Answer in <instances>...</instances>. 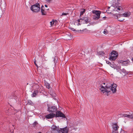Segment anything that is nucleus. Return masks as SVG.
<instances>
[{
  "label": "nucleus",
  "mask_w": 133,
  "mask_h": 133,
  "mask_svg": "<svg viewBox=\"0 0 133 133\" xmlns=\"http://www.w3.org/2000/svg\"><path fill=\"white\" fill-rule=\"evenodd\" d=\"M124 20V19H118V21H122Z\"/></svg>",
  "instance_id": "31"
},
{
  "label": "nucleus",
  "mask_w": 133,
  "mask_h": 133,
  "mask_svg": "<svg viewBox=\"0 0 133 133\" xmlns=\"http://www.w3.org/2000/svg\"><path fill=\"white\" fill-rule=\"evenodd\" d=\"M57 110V108L55 106H52V107H48V111L49 112L52 113H55L56 112Z\"/></svg>",
  "instance_id": "7"
},
{
  "label": "nucleus",
  "mask_w": 133,
  "mask_h": 133,
  "mask_svg": "<svg viewBox=\"0 0 133 133\" xmlns=\"http://www.w3.org/2000/svg\"><path fill=\"white\" fill-rule=\"evenodd\" d=\"M35 87L37 90L39 89V88H40L39 86L38 85H36Z\"/></svg>",
  "instance_id": "27"
},
{
  "label": "nucleus",
  "mask_w": 133,
  "mask_h": 133,
  "mask_svg": "<svg viewBox=\"0 0 133 133\" xmlns=\"http://www.w3.org/2000/svg\"><path fill=\"white\" fill-rule=\"evenodd\" d=\"M99 54L100 55H103L104 54V52L103 51H100L99 52Z\"/></svg>",
  "instance_id": "22"
},
{
  "label": "nucleus",
  "mask_w": 133,
  "mask_h": 133,
  "mask_svg": "<svg viewBox=\"0 0 133 133\" xmlns=\"http://www.w3.org/2000/svg\"><path fill=\"white\" fill-rule=\"evenodd\" d=\"M80 19L82 21H84L85 23H87L88 22V17H85L81 18Z\"/></svg>",
  "instance_id": "13"
},
{
  "label": "nucleus",
  "mask_w": 133,
  "mask_h": 133,
  "mask_svg": "<svg viewBox=\"0 0 133 133\" xmlns=\"http://www.w3.org/2000/svg\"><path fill=\"white\" fill-rule=\"evenodd\" d=\"M31 102L32 103V102L31 101H30V102H29L28 103H29L30 104H31Z\"/></svg>",
  "instance_id": "39"
},
{
  "label": "nucleus",
  "mask_w": 133,
  "mask_h": 133,
  "mask_svg": "<svg viewBox=\"0 0 133 133\" xmlns=\"http://www.w3.org/2000/svg\"><path fill=\"white\" fill-rule=\"evenodd\" d=\"M60 130L62 133H68L69 131V128L67 127L63 128H60Z\"/></svg>",
  "instance_id": "12"
},
{
  "label": "nucleus",
  "mask_w": 133,
  "mask_h": 133,
  "mask_svg": "<svg viewBox=\"0 0 133 133\" xmlns=\"http://www.w3.org/2000/svg\"><path fill=\"white\" fill-rule=\"evenodd\" d=\"M103 84H104V85H105V83H103Z\"/></svg>",
  "instance_id": "43"
},
{
  "label": "nucleus",
  "mask_w": 133,
  "mask_h": 133,
  "mask_svg": "<svg viewBox=\"0 0 133 133\" xmlns=\"http://www.w3.org/2000/svg\"><path fill=\"white\" fill-rule=\"evenodd\" d=\"M125 61H121V62H120V63H125Z\"/></svg>",
  "instance_id": "35"
},
{
  "label": "nucleus",
  "mask_w": 133,
  "mask_h": 133,
  "mask_svg": "<svg viewBox=\"0 0 133 133\" xmlns=\"http://www.w3.org/2000/svg\"><path fill=\"white\" fill-rule=\"evenodd\" d=\"M121 70L120 71L122 72L125 74H128V72L126 71V70L124 69H121Z\"/></svg>",
  "instance_id": "18"
},
{
  "label": "nucleus",
  "mask_w": 133,
  "mask_h": 133,
  "mask_svg": "<svg viewBox=\"0 0 133 133\" xmlns=\"http://www.w3.org/2000/svg\"><path fill=\"white\" fill-rule=\"evenodd\" d=\"M118 133V132H116V131H113L112 132V133Z\"/></svg>",
  "instance_id": "33"
},
{
  "label": "nucleus",
  "mask_w": 133,
  "mask_h": 133,
  "mask_svg": "<svg viewBox=\"0 0 133 133\" xmlns=\"http://www.w3.org/2000/svg\"><path fill=\"white\" fill-rule=\"evenodd\" d=\"M118 55V53L117 51H113L110 54L109 59L111 61H114L117 58Z\"/></svg>",
  "instance_id": "3"
},
{
  "label": "nucleus",
  "mask_w": 133,
  "mask_h": 133,
  "mask_svg": "<svg viewBox=\"0 0 133 133\" xmlns=\"http://www.w3.org/2000/svg\"><path fill=\"white\" fill-rule=\"evenodd\" d=\"M110 8V7H109L108 8V9L107 10V11H108V13H111V12H110V11H109V9Z\"/></svg>",
  "instance_id": "29"
},
{
  "label": "nucleus",
  "mask_w": 133,
  "mask_h": 133,
  "mask_svg": "<svg viewBox=\"0 0 133 133\" xmlns=\"http://www.w3.org/2000/svg\"><path fill=\"white\" fill-rule=\"evenodd\" d=\"M116 19H118V16H116Z\"/></svg>",
  "instance_id": "40"
},
{
  "label": "nucleus",
  "mask_w": 133,
  "mask_h": 133,
  "mask_svg": "<svg viewBox=\"0 0 133 133\" xmlns=\"http://www.w3.org/2000/svg\"><path fill=\"white\" fill-rule=\"evenodd\" d=\"M106 63L108 64H109V65H110V66L111 67H112V68H114V65L113 64H112L111 63L109 62V61H106Z\"/></svg>",
  "instance_id": "19"
},
{
  "label": "nucleus",
  "mask_w": 133,
  "mask_h": 133,
  "mask_svg": "<svg viewBox=\"0 0 133 133\" xmlns=\"http://www.w3.org/2000/svg\"><path fill=\"white\" fill-rule=\"evenodd\" d=\"M31 10L33 12H37L40 10V5L39 4L37 3L32 5L30 8Z\"/></svg>",
  "instance_id": "2"
},
{
  "label": "nucleus",
  "mask_w": 133,
  "mask_h": 133,
  "mask_svg": "<svg viewBox=\"0 0 133 133\" xmlns=\"http://www.w3.org/2000/svg\"><path fill=\"white\" fill-rule=\"evenodd\" d=\"M78 24H79V25H80V24L79 23H78Z\"/></svg>",
  "instance_id": "45"
},
{
  "label": "nucleus",
  "mask_w": 133,
  "mask_h": 133,
  "mask_svg": "<svg viewBox=\"0 0 133 133\" xmlns=\"http://www.w3.org/2000/svg\"><path fill=\"white\" fill-rule=\"evenodd\" d=\"M114 69H116L118 72H119L121 74H122L121 72L120 71L121 70V66H119L115 67V65H114Z\"/></svg>",
  "instance_id": "14"
},
{
  "label": "nucleus",
  "mask_w": 133,
  "mask_h": 133,
  "mask_svg": "<svg viewBox=\"0 0 133 133\" xmlns=\"http://www.w3.org/2000/svg\"><path fill=\"white\" fill-rule=\"evenodd\" d=\"M125 133H127L126 132H125Z\"/></svg>",
  "instance_id": "46"
},
{
  "label": "nucleus",
  "mask_w": 133,
  "mask_h": 133,
  "mask_svg": "<svg viewBox=\"0 0 133 133\" xmlns=\"http://www.w3.org/2000/svg\"><path fill=\"white\" fill-rule=\"evenodd\" d=\"M106 18V17H104L102 18H103L104 19H105Z\"/></svg>",
  "instance_id": "34"
},
{
  "label": "nucleus",
  "mask_w": 133,
  "mask_h": 133,
  "mask_svg": "<svg viewBox=\"0 0 133 133\" xmlns=\"http://www.w3.org/2000/svg\"><path fill=\"white\" fill-rule=\"evenodd\" d=\"M85 12V10L84 9H82L80 11V17H81V15H83Z\"/></svg>",
  "instance_id": "17"
},
{
  "label": "nucleus",
  "mask_w": 133,
  "mask_h": 133,
  "mask_svg": "<svg viewBox=\"0 0 133 133\" xmlns=\"http://www.w3.org/2000/svg\"><path fill=\"white\" fill-rule=\"evenodd\" d=\"M34 63L37 66V64L36 63L35 61L34 62Z\"/></svg>",
  "instance_id": "36"
},
{
  "label": "nucleus",
  "mask_w": 133,
  "mask_h": 133,
  "mask_svg": "<svg viewBox=\"0 0 133 133\" xmlns=\"http://www.w3.org/2000/svg\"><path fill=\"white\" fill-rule=\"evenodd\" d=\"M39 91V90H36L34 91L33 93L32 94V97H35L37 95Z\"/></svg>",
  "instance_id": "15"
},
{
  "label": "nucleus",
  "mask_w": 133,
  "mask_h": 133,
  "mask_svg": "<svg viewBox=\"0 0 133 133\" xmlns=\"http://www.w3.org/2000/svg\"><path fill=\"white\" fill-rule=\"evenodd\" d=\"M120 0H116L115 2L113 3V5L116 6V8L114 9V10L119 11L120 10H122L123 8L120 6H118L119 4Z\"/></svg>",
  "instance_id": "4"
},
{
  "label": "nucleus",
  "mask_w": 133,
  "mask_h": 133,
  "mask_svg": "<svg viewBox=\"0 0 133 133\" xmlns=\"http://www.w3.org/2000/svg\"><path fill=\"white\" fill-rule=\"evenodd\" d=\"M45 85L46 88L49 89L50 88V84L47 82H45Z\"/></svg>",
  "instance_id": "20"
},
{
  "label": "nucleus",
  "mask_w": 133,
  "mask_h": 133,
  "mask_svg": "<svg viewBox=\"0 0 133 133\" xmlns=\"http://www.w3.org/2000/svg\"><path fill=\"white\" fill-rule=\"evenodd\" d=\"M44 6L43 5H42L41 6V12L42 14L43 15H45L46 14V12L44 11Z\"/></svg>",
  "instance_id": "16"
},
{
  "label": "nucleus",
  "mask_w": 133,
  "mask_h": 133,
  "mask_svg": "<svg viewBox=\"0 0 133 133\" xmlns=\"http://www.w3.org/2000/svg\"><path fill=\"white\" fill-rule=\"evenodd\" d=\"M117 85L114 84L111 85V86H109L107 85H106L104 86L103 85H101L99 86L100 87V90L103 93L106 92L105 94H106L107 96L108 95V94L111 90L112 93H114L116 91V87Z\"/></svg>",
  "instance_id": "1"
},
{
  "label": "nucleus",
  "mask_w": 133,
  "mask_h": 133,
  "mask_svg": "<svg viewBox=\"0 0 133 133\" xmlns=\"http://www.w3.org/2000/svg\"><path fill=\"white\" fill-rule=\"evenodd\" d=\"M55 113H56L55 115L56 117H60L63 118H65V117L64 115L60 111L57 110Z\"/></svg>",
  "instance_id": "8"
},
{
  "label": "nucleus",
  "mask_w": 133,
  "mask_h": 133,
  "mask_svg": "<svg viewBox=\"0 0 133 133\" xmlns=\"http://www.w3.org/2000/svg\"><path fill=\"white\" fill-rule=\"evenodd\" d=\"M54 21L50 22V24L51 26H52L54 24Z\"/></svg>",
  "instance_id": "26"
},
{
  "label": "nucleus",
  "mask_w": 133,
  "mask_h": 133,
  "mask_svg": "<svg viewBox=\"0 0 133 133\" xmlns=\"http://www.w3.org/2000/svg\"><path fill=\"white\" fill-rule=\"evenodd\" d=\"M124 117H127L129 118V115H127L126 114H123L122 115Z\"/></svg>",
  "instance_id": "24"
},
{
  "label": "nucleus",
  "mask_w": 133,
  "mask_h": 133,
  "mask_svg": "<svg viewBox=\"0 0 133 133\" xmlns=\"http://www.w3.org/2000/svg\"><path fill=\"white\" fill-rule=\"evenodd\" d=\"M73 29H74V28H72V30H74H74H73Z\"/></svg>",
  "instance_id": "41"
},
{
  "label": "nucleus",
  "mask_w": 133,
  "mask_h": 133,
  "mask_svg": "<svg viewBox=\"0 0 133 133\" xmlns=\"http://www.w3.org/2000/svg\"><path fill=\"white\" fill-rule=\"evenodd\" d=\"M45 7H48V6H47V5H45Z\"/></svg>",
  "instance_id": "38"
},
{
  "label": "nucleus",
  "mask_w": 133,
  "mask_h": 133,
  "mask_svg": "<svg viewBox=\"0 0 133 133\" xmlns=\"http://www.w3.org/2000/svg\"><path fill=\"white\" fill-rule=\"evenodd\" d=\"M92 13L94 14V18L95 20H97L100 18L101 11H99L94 10L92 11Z\"/></svg>",
  "instance_id": "5"
},
{
  "label": "nucleus",
  "mask_w": 133,
  "mask_h": 133,
  "mask_svg": "<svg viewBox=\"0 0 133 133\" xmlns=\"http://www.w3.org/2000/svg\"><path fill=\"white\" fill-rule=\"evenodd\" d=\"M68 13H63L62 15L61 16H63V15H67L68 14Z\"/></svg>",
  "instance_id": "28"
},
{
  "label": "nucleus",
  "mask_w": 133,
  "mask_h": 133,
  "mask_svg": "<svg viewBox=\"0 0 133 133\" xmlns=\"http://www.w3.org/2000/svg\"><path fill=\"white\" fill-rule=\"evenodd\" d=\"M129 118L133 119V113L131 114L130 115H129Z\"/></svg>",
  "instance_id": "21"
},
{
  "label": "nucleus",
  "mask_w": 133,
  "mask_h": 133,
  "mask_svg": "<svg viewBox=\"0 0 133 133\" xmlns=\"http://www.w3.org/2000/svg\"><path fill=\"white\" fill-rule=\"evenodd\" d=\"M131 15V13L130 12H126L120 15V17H129Z\"/></svg>",
  "instance_id": "10"
},
{
  "label": "nucleus",
  "mask_w": 133,
  "mask_h": 133,
  "mask_svg": "<svg viewBox=\"0 0 133 133\" xmlns=\"http://www.w3.org/2000/svg\"><path fill=\"white\" fill-rule=\"evenodd\" d=\"M55 58H54V62H55Z\"/></svg>",
  "instance_id": "42"
},
{
  "label": "nucleus",
  "mask_w": 133,
  "mask_h": 133,
  "mask_svg": "<svg viewBox=\"0 0 133 133\" xmlns=\"http://www.w3.org/2000/svg\"><path fill=\"white\" fill-rule=\"evenodd\" d=\"M120 133H125V132H124V130L121 129Z\"/></svg>",
  "instance_id": "25"
},
{
  "label": "nucleus",
  "mask_w": 133,
  "mask_h": 133,
  "mask_svg": "<svg viewBox=\"0 0 133 133\" xmlns=\"http://www.w3.org/2000/svg\"><path fill=\"white\" fill-rule=\"evenodd\" d=\"M50 114L46 115L45 117L47 119L52 118L55 117V113H52Z\"/></svg>",
  "instance_id": "11"
},
{
  "label": "nucleus",
  "mask_w": 133,
  "mask_h": 133,
  "mask_svg": "<svg viewBox=\"0 0 133 133\" xmlns=\"http://www.w3.org/2000/svg\"><path fill=\"white\" fill-rule=\"evenodd\" d=\"M37 124V123L36 122H34L33 124V125L34 126H35L36 124Z\"/></svg>",
  "instance_id": "30"
},
{
  "label": "nucleus",
  "mask_w": 133,
  "mask_h": 133,
  "mask_svg": "<svg viewBox=\"0 0 133 133\" xmlns=\"http://www.w3.org/2000/svg\"><path fill=\"white\" fill-rule=\"evenodd\" d=\"M52 0H46V1L48 2H50Z\"/></svg>",
  "instance_id": "32"
},
{
  "label": "nucleus",
  "mask_w": 133,
  "mask_h": 133,
  "mask_svg": "<svg viewBox=\"0 0 133 133\" xmlns=\"http://www.w3.org/2000/svg\"><path fill=\"white\" fill-rule=\"evenodd\" d=\"M80 20H81V19H78L77 20V21H78L79 22H80Z\"/></svg>",
  "instance_id": "37"
},
{
  "label": "nucleus",
  "mask_w": 133,
  "mask_h": 133,
  "mask_svg": "<svg viewBox=\"0 0 133 133\" xmlns=\"http://www.w3.org/2000/svg\"><path fill=\"white\" fill-rule=\"evenodd\" d=\"M52 130V133H60L61 131L60 128L55 125H53L51 128Z\"/></svg>",
  "instance_id": "6"
},
{
  "label": "nucleus",
  "mask_w": 133,
  "mask_h": 133,
  "mask_svg": "<svg viewBox=\"0 0 133 133\" xmlns=\"http://www.w3.org/2000/svg\"><path fill=\"white\" fill-rule=\"evenodd\" d=\"M41 133V132H39V133Z\"/></svg>",
  "instance_id": "44"
},
{
  "label": "nucleus",
  "mask_w": 133,
  "mask_h": 133,
  "mask_svg": "<svg viewBox=\"0 0 133 133\" xmlns=\"http://www.w3.org/2000/svg\"><path fill=\"white\" fill-rule=\"evenodd\" d=\"M103 33L105 34H107L108 33V32L106 29L104 30Z\"/></svg>",
  "instance_id": "23"
},
{
  "label": "nucleus",
  "mask_w": 133,
  "mask_h": 133,
  "mask_svg": "<svg viewBox=\"0 0 133 133\" xmlns=\"http://www.w3.org/2000/svg\"><path fill=\"white\" fill-rule=\"evenodd\" d=\"M112 129H113L112 131H117L119 127L117 123H113L112 125Z\"/></svg>",
  "instance_id": "9"
}]
</instances>
